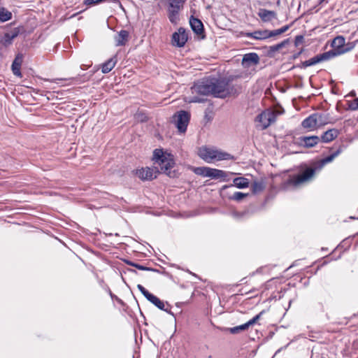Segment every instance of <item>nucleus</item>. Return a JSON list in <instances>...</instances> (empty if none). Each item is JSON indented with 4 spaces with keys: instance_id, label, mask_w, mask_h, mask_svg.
Returning a JSON list of instances; mask_svg holds the SVG:
<instances>
[{
    "instance_id": "f257e3e1",
    "label": "nucleus",
    "mask_w": 358,
    "mask_h": 358,
    "mask_svg": "<svg viewBox=\"0 0 358 358\" xmlns=\"http://www.w3.org/2000/svg\"><path fill=\"white\" fill-rule=\"evenodd\" d=\"M193 93L201 95H213L216 98L224 99L231 95L238 94L241 91L240 85L230 84V80L222 77L210 76L194 84Z\"/></svg>"
},
{
    "instance_id": "f03ea898",
    "label": "nucleus",
    "mask_w": 358,
    "mask_h": 358,
    "mask_svg": "<svg viewBox=\"0 0 358 358\" xmlns=\"http://www.w3.org/2000/svg\"><path fill=\"white\" fill-rule=\"evenodd\" d=\"M331 46L332 48L331 50L315 56V64L329 61L350 51L354 48L352 43H345V38L343 36L335 37L331 43Z\"/></svg>"
},
{
    "instance_id": "7ed1b4c3",
    "label": "nucleus",
    "mask_w": 358,
    "mask_h": 358,
    "mask_svg": "<svg viewBox=\"0 0 358 358\" xmlns=\"http://www.w3.org/2000/svg\"><path fill=\"white\" fill-rule=\"evenodd\" d=\"M152 160L155 164L159 166L161 172L171 176V169L175 164L173 155L164 152L162 149H155L153 152Z\"/></svg>"
},
{
    "instance_id": "20e7f679",
    "label": "nucleus",
    "mask_w": 358,
    "mask_h": 358,
    "mask_svg": "<svg viewBox=\"0 0 358 358\" xmlns=\"http://www.w3.org/2000/svg\"><path fill=\"white\" fill-rule=\"evenodd\" d=\"M313 176V166H309L303 171L290 175L287 180L283 182L285 189L296 188L306 182Z\"/></svg>"
},
{
    "instance_id": "39448f33",
    "label": "nucleus",
    "mask_w": 358,
    "mask_h": 358,
    "mask_svg": "<svg viewBox=\"0 0 358 358\" xmlns=\"http://www.w3.org/2000/svg\"><path fill=\"white\" fill-rule=\"evenodd\" d=\"M199 155L202 159L208 163H212L215 161L235 159V157L228 152L209 148H201Z\"/></svg>"
},
{
    "instance_id": "423d86ee",
    "label": "nucleus",
    "mask_w": 358,
    "mask_h": 358,
    "mask_svg": "<svg viewBox=\"0 0 358 358\" xmlns=\"http://www.w3.org/2000/svg\"><path fill=\"white\" fill-rule=\"evenodd\" d=\"M169 4L168 17L173 24L179 20V13L182 9L186 0H166Z\"/></svg>"
},
{
    "instance_id": "0eeeda50",
    "label": "nucleus",
    "mask_w": 358,
    "mask_h": 358,
    "mask_svg": "<svg viewBox=\"0 0 358 358\" xmlns=\"http://www.w3.org/2000/svg\"><path fill=\"white\" fill-rule=\"evenodd\" d=\"M190 114L186 110L178 111L172 116L171 122L180 133H185L189 122Z\"/></svg>"
},
{
    "instance_id": "6e6552de",
    "label": "nucleus",
    "mask_w": 358,
    "mask_h": 358,
    "mask_svg": "<svg viewBox=\"0 0 358 358\" xmlns=\"http://www.w3.org/2000/svg\"><path fill=\"white\" fill-rule=\"evenodd\" d=\"M276 120V114L273 111L268 110H264L256 117V122L259 123L262 129L268 127L272 123Z\"/></svg>"
},
{
    "instance_id": "1a4fd4ad",
    "label": "nucleus",
    "mask_w": 358,
    "mask_h": 358,
    "mask_svg": "<svg viewBox=\"0 0 358 358\" xmlns=\"http://www.w3.org/2000/svg\"><path fill=\"white\" fill-rule=\"evenodd\" d=\"M133 172L142 180H152L157 178L159 171L157 168H155L154 169L150 167H145L134 170Z\"/></svg>"
},
{
    "instance_id": "9d476101",
    "label": "nucleus",
    "mask_w": 358,
    "mask_h": 358,
    "mask_svg": "<svg viewBox=\"0 0 358 358\" xmlns=\"http://www.w3.org/2000/svg\"><path fill=\"white\" fill-rule=\"evenodd\" d=\"M188 39L185 29L180 27L177 31L172 34L171 43L173 46L184 47Z\"/></svg>"
},
{
    "instance_id": "9b49d317",
    "label": "nucleus",
    "mask_w": 358,
    "mask_h": 358,
    "mask_svg": "<svg viewBox=\"0 0 358 358\" xmlns=\"http://www.w3.org/2000/svg\"><path fill=\"white\" fill-rule=\"evenodd\" d=\"M296 133L293 137L292 143L298 147L308 148L313 147V136H303Z\"/></svg>"
},
{
    "instance_id": "f8f14e48",
    "label": "nucleus",
    "mask_w": 358,
    "mask_h": 358,
    "mask_svg": "<svg viewBox=\"0 0 358 358\" xmlns=\"http://www.w3.org/2000/svg\"><path fill=\"white\" fill-rule=\"evenodd\" d=\"M342 145H340L336 150L332 152L329 155L320 160L315 161V173L317 171H320L325 164L332 162L333 159L342 152Z\"/></svg>"
},
{
    "instance_id": "ddd939ff",
    "label": "nucleus",
    "mask_w": 358,
    "mask_h": 358,
    "mask_svg": "<svg viewBox=\"0 0 358 358\" xmlns=\"http://www.w3.org/2000/svg\"><path fill=\"white\" fill-rule=\"evenodd\" d=\"M339 134V131L336 129H331L324 132L320 137L315 136V145L319 142L329 143L336 138Z\"/></svg>"
},
{
    "instance_id": "4468645a",
    "label": "nucleus",
    "mask_w": 358,
    "mask_h": 358,
    "mask_svg": "<svg viewBox=\"0 0 358 358\" xmlns=\"http://www.w3.org/2000/svg\"><path fill=\"white\" fill-rule=\"evenodd\" d=\"M259 62V57L256 52H250L243 55L242 64L244 67L257 65Z\"/></svg>"
},
{
    "instance_id": "2eb2a0df",
    "label": "nucleus",
    "mask_w": 358,
    "mask_h": 358,
    "mask_svg": "<svg viewBox=\"0 0 358 358\" xmlns=\"http://www.w3.org/2000/svg\"><path fill=\"white\" fill-rule=\"evenodd\" d=\"M233 184L229 185H224L222 188V190L236 187L239 189L247 188L249 187V180L243 177H238L234 179Z\"/></svg>"
},
{
    "instance_id": "dca6fc26",
    "label": "nucleus",
    "mask_w": 358,
    "mask_h": 358,
    "mask_svg": "<svg viewBox=\"0 0 358 358\" xmlns=\"http://www.w3.org/2000/svg\"><path fill=\"white\" fill-rule=\"evenodd\" d=\"M148 301L157 306L159 309L173 315V313L171 311V306L168 303L165 304L163 301L160 300L155 295L153 294Z\"/></svg>"
},
{
    "instance_id": "f3484780",
    "label": "nucleus",
    "mask_w": 358,
    "mask_h": 358,
    "mask_svg": "<svg viewBox=\"0 0 358 358\" xmlns=\"http://www.w3.org/2000/svg\"><path fill=\"white\" fill-rule=\"evenodd\" d=\"M189 24L191 29L196 35L199 36L203 34V24L199 19L196 18L192 15L189 18Z\"/></svg>"
},
{
    "instance_id": "a211bd4d",
    "label": "nucleus",
    "mask_w": 358,
    "mask_h": 358,
    "mask_svg": "<svg viewBox=\"0 0 358 358\" xmlns=\"http://www.w3.org/2000/svg\"><path fill=\"white\" fill-rule=\"evenodd\" d=\"M229 173L224 171L210 168L208 177L212 179H222L223 181H228Z\"/></svg>"
},
{
    "instance_id": "6ab92c4d",
    "label": "nucleus",
    "mask_w": 358,
    "mask_h": 358,
    "mask_svg": "<svg viewBox=\"0 0 358 358\" xmlns=\"http://www.w3.org/2000/svg\"><path fill=\"white\" fill-rule=\"evenodd\" d=\"M258 16L264 22H271L273 19H275L277 17V14L273 10L261 8L258 12Z\"/></svg>"
},
{
    "instance_id": "aec40b11",
    "label": "nucleus",
    "mask_w": 358,
    "mask_h": 358,
    "mask_svg": "<svg viewBox=\"0 0 358 358\" xmlns=\"http://www.w3.org/2000/svg\"><path fill=\"white\" fill-rule=\"evenodd\" d=\"M129 33L128 31L122 29L115 36V41L116 46L124 45L129 39Z\"/></svg>"
},
{
    "instance_id": "412c9836",
    "label": "nucleus",
    "mask_w": 358,
    "mask_h": 358,
    "mask_svg": "<svg viewBox=\"0 0 358 358\" xmlns=\"http://www.w3.org/2000/svg\"><path fill=\"white\" fill-rule=\"evenodd\" d=\"M245 36L250 38L256 40H265L268 38V29L257 30L253 32H248Z\"/></svg>"
},
{
    "instance_id": "4be33fe9",
    "label": "nucleus",
    "mask_w": 358,
    "mask_h": 358,
    "mask_svg": "<svg viewBox=\"0 0 358 358\" xmlns=\"http://www.w3.org/2000/svg\"><path fill=\"white\" fill-rule=\"evenodd\" d=\"M117 62V55H114L107 61H106L101 66V71L103 73H109L115 66Z\"/></svg>"
},
{
    "instance_id": "5701e85b",
    "label": "nucleus",
    "mask_w": 358,
    "mask_h": 358,
    "mask_svg": "<svg viewBox=\"0 0 358 358\" xmlns=\"http://www.w3.org/2000/svg\"><path fill=\"white\" fill-rule=\"evenodd\" d=\"M17 34L18 33L16 31L6 33L2 38L3 45L6 46L10 45Z\"/></svg>"
},
{
    "instance_id": "b1692460",
    "label": "nucleus",
    "mask_w": 358,
    "mask_h": 358,
    "mask_svg": "<svg viewBox=\"0 0 358 358\" xmlns=\"http://www.w3.org/2000/svg\"><path fill=\"white\" fill-rule=\"evenodd\" d=\"M249 328L247 322L241 325H238L234 327L226 328L225 331L230 332L231 334H237L241 331H245Z\"/></svg>"
},
{
    "instance_id": "393cba45",
    "label": "nucleus",
    "mask_w": 358,
    "mask_h": 358,
    "mask_svg": "<svg viewBox=\"0 0 358 358\" xmlns=\"http://www.w3.org/2000/svg\"><path fill=\"white\" fill-rule=\"evenodd\" d=\"M265 188V183L263 180L254 181L252 185V192L253 194H258L262 192Z\"/></svg>"
},
{
    "instance_id": "a878e982",
    "label": "nucleus",
    "mask_w": 358,
    "mask_h": 358,
    "mask_svg": "<svg viewBox=\"0 0 358 358\" xmlns=\"http://www.w3.org/2000/svg\"><path fill=\"white\" fill-rule=\"evenodd\" d=\"M12 17V13L3 7H0V21L2 22L10 20Z\"/></svg>"
},
{
    "instance_id": "bb28decb",
    "label": "nucleus",
    "mask_w": 358,
    "mask_h": 358,
    "mask_svg": "<svg viewBox=\"0 0 358 358\" xmlns=\"http://www.w3.org/2000/svg\"><path fill=\"white\" fill-rule=\"evenodd\" d=\"M103 2L120 3V0H85L84 4L87 6H92Z\"/></svg>"
},
{
    "instance_id": "cd10ccee",
    "label": "nucleus",
    "mask_w": 358,
    "mask_h": 358,
    "mask_svg": "<svg viewBox=\"0 0 358 358\" xmlns=\"http://www.w3.org/2000/svg\"><path fill=\"white\" fill-rule=\"evenodd\" d=\"M248 195L249 194H245L241 192H235L233 194L229 195L228 199L236 201H241Z\"/></svg>"
},
{
    "instance_id": "c85d7f7f",
    "label": "nucleus",
    "mask_w": 358,
    "mask_h": 358,
    "mask_svg": "<svg viewBox=\"0 0 358 358\" xmlns=\"http://www.w3.org/2000/svg\"><path fill=\"white\" fill-rule=\"evenodd\" d=\"M289 43V39L287 38L284 40L283 41L275 44L274 45L270 46V52H275L280 50L281 48H284L286 45H287Z\"/></svg>"
},
{
    "instance_id": "c756f323",
    "label": "nucleus",
    "mask_w": 358,
    "mask_h": 358,
    "mask_svg": "<svg viewBox=\"0 0 358 358\" xmlns=\"http://www.w3.org/2000/svg\"><path fill=\"white\" fill-rule=\"evenodd\" d=\"M301 127L303 129H310L313 127V114L310 115L302 121Z\"/></svg>"
},
{
    "instance_id": "7c9ffc66",
    "label": "nucleus",
    "mask_w": 358,
    "mask_h": 358,
    "mask_svg": "<svg viewBox=\"0 0 358 358\" xmlns=\"http://www.w3.org/2000/svg\"><path fill=\"white\" fill-rule=\"evenodd\" d=\"M210 167H196L194 169V173L198 176H201L203 177H208V171Z\"/></svg>"
},
{
    "instance_id": "2f4dec72",
    "label": "nucleus",
    "mask_w": 358,
    "mask_h": 358,
    "mask_svg": "<svg viewBox=\"0 0 358 358\" xmlns=\"http://www.w3.org/2000/svg\"><path fill=\"white\" fill-rule=\"evenodd\" d=\"M351 240L350 238H345L344 239L337 247L335 250H341L343 249V252L347 250L350 245H351Z\"/></svg>"
},
{
    "instance_id": "473e14b6",
    "label": "nucleus",
    "mask_w": 358,
    "mask_h": 358,
    "mask_svg": "<svg viewBox=\"0 0 358 358\" xmlns=\"http://www.w3.org/2000/svg\"><path fill=\"white\" fill-rule=\"evenodd\" d=\"M264 313V310L261 311L259 314L253 317L252 319H250L249 321L247 322V324L248 327L254 325L260 320L262 317V315Z\"/></svg>"
},
{
    "instance_id": "72a5a7b5",
    "label": "nucleus",
    "mask_w": 358,
    "mask_h": 358,
    "mask_svg": "<svg viewBox=\"0 0 358 358\" xmlns=\"http://www.w3.org/2000/svg\"><path fill=\"white\" fill-rule=\"evenodd\" d=\"M137 288L148 300H149L150 297L153 295L152 294L150 293L143 285L140 284L137 285Z\"/></svg>"
},
{
    "instance_id": "f704fd0d",
    "label": "nucleus",
    "mask_w": 358,
    "mask_h": 358,
    "mask_svg": "<svg viewBox=\"0 0 358 358\" xmlns=\"http://www.w3.org/2000/svg\"><path fill=\"white\" fill-rule=\"evenodd\" d=\"M136 118L141 122H145L148 120V117L144 113L140 112L136 114Z\"/></svg>"
},
{
    "instance_id": "c9c22d12",
    "label": "nucleus",
    "mask_w": 358,
    "mask_h": 358,
    "mask_svg": "<svg viewBox=\"0 0 358 358\" xmlns=\"http://www.w3.org/2000/svg\"><path fill=\"white\" fill-rule=\"evenodd\" d=\"M21 65H15V64H12V71L15 76L21 78L22 73L20 71Z\"/></svg>"
},
{
    "instance_id": "e433bc0d",
    "label": "nucleus",
    "mask_w": 358,
    "mask_h": 358,
    "mask_svg": "<svg viewBox=\"0 0 358 358\" xmlns=\"http://www.w3.org/2000/svg\"><path fill=\"white\" fill-rule=\"evenodd\" d=\"M134 267L139 270H141V271H155V272L159 271L157 269L152 268L150 267H147V266L138 264H136V265H134Z\"/></svg>"
},
{
    "instance_id": "4c0bfd02",
    "label": "nucleus",
    "mask_w": 358,
    "mask_h": 358,
    "mask_svg": "<svg viewBox=\"0 0 358 358\" xmlns=\"http://www.w3.org/2000/svg\"><path fill=\"white\" fill-rule=\"evenodd\" d=\"M249 213L248 211H243V212H234L232 213L233 216L235 218L241 219L245 217L246 215H248Z\"/></svg>"
},
{
    "instance_id": "58836bf2",
    "label": "nucleus",
    "mask_w": 358,
    "mask_h": 358,
    "mask_svg": "<svg viewBox=\"0 0 358 358\" xmlns=\"http://www.w3.org/2000/svg\"><path fill=\"white\" fill-rule=\"evenodd\" d=\"M341 254H340V255H339L336 258L331 257V258L330 259V261H331V260H333V259L336 260V259H338L341 258ZM329 262V261H327V260H324V261H322V262H321V263L317 266V269H316V270H315V275L316 274L317 271V270H318L321 266H323L326 265Z\"/></svg>"
},
{
    "instance_id": "ea45409f",
    "label": "nucleus",
    "mask_w": 358,
    "mask_h": 358,
    "mask_svg": "<svg viewBox=\"0 0 358 358\" xmlns=\"http://www.w3.org/2000/svg\"><path fill=\"white\" fill-rule=\"evenodd\" d=\"M23 61V55L22 54H18L14 61L13 62V64H15V65H22Z\"/></svg>"
},
{
    "instance_id": "a19ab883",
    "label": "nucleus",
    "mask_w": 358,
    "mask_h": 358,
    "mask_svg": "<svg viewBox=\"0 0 358 358\" xmlns=\"http://www.w3.org/2000/svg\"><path fill=\"white\" fill-rule=\"evenodd\" d=\"M349 109L352 110H356L358 109V101L357 98L355 99L352 102H350L348 106Z\"/></svg>"
},
{
    "instance_id": "79ce46f5",
    "label": "nucleus",
    "mask_w": 358,
    "mask_h": 358,
    "mask_svg": "<svg viewBox=\"0 0 358 358\" xmlns=\"http://www.w3.org/2000/svg\"><path fill=\"white\" fill-rule=\"evenodd\" d=\"M278 35H280L278 29L275 30H268V38L271 37H275Z\"/></svg>"
},
{
    "instance_id": "37998d69",
    "label": "nucleus",
    "mask_w": 358,
    "mask_h": 358,
    "mask_svg": "<svg viewBox=\"0 0 358 358\" xmlns=\"http://www.w3.org/2000/svg\"><path fill=\"white\" fill-rule=\"evenodd\" d=\"M303 39H304L303 36H302V35L296 36L295 38V41H294L295 45L298 46V45L302 44L303 42Z\"/></svg>"
},
{
    "instance_id": "c03bdc74",
    "label": "nucleus",
    "mask_w": 358,
    "mask_h": 358,
    "mask_svg": "<svg viewBox=\"0 0 358 358\" xmlns=\"http://www.w3.org/2000/svg\"><path fill=\"white\" fill-rule=\"evenodd\" d=\"M290 27V25H285L283 27H282L281 28L278 29L280 34L285 33V31H287Z\"/></svg>"
},
{
    "instance_id": "a18cd8bd",
    "label": "nucleus",
    "mask_w": 358,
    "mask_h": 358,
    "mask_svg": "<svg viewBox=\"0 0 358 358\" xmlns=\"http://www.w3.org/2000/svg\"><path fill=\"white\" fill-rule=\"evenodd\" d=\"M305 66H310L313 65V57L310 58L308 60L303 62Z\"/></svg>"
},
{
    "instance_id": "49530a36",
    "label": "nucleus",
    "mask_w": 358,
    "mask_h": 358,
    "mask_svg": "<svg viewBox=\"0 0 358 358\" xmlns=\"http://www.w3.org/2000/svg\"><path fill=\"white\" fill-rule=\"evenodd\" d=\"M315 126L317 124L318 119L321 117L322 114L321 113H315Z\"/></svg>"
},
{
    "instance_id": "de8ad7c7",
    "label": "nucleus",
    "mask_w": 358,
    "mask_h": 358,
    "mask_svg": "<svg viewBox=\"0 0 358 358\" xmlns=\"http://www.w3.org/2000/svg\"><path fill=\"white\" fill-rule=\"evenodd\" d=\"M108 293L111 297L112 299H115L116 300V297H117L116 295H115L114 294H113V292H111V290L110 289H108Z\"/></svg>"
},
{
    "instance_id": "09e8293b",
    "label": "nucleus",
    "mask_w": 358,
    "mask_h": 358,
    "mask_svg": "<svg viewBox=\"0 0 358 358\" xmlns=\"http://www.w3.org/2000/svg\"><path fill=\"white\" fill-rule=\"evenodd\" d=\"M328 3V0H318V5L322 6Z\"/></svg>"
},
{
    "instance_id": "8fccbe9b",
    "label": "nucleus",
    "mask_w": 358,
    "mask_h": 358,
    "mask_svg": "<svg viewBox=\"0 0 358 358\" xmlns=\"http://www.w3.org/2000/svg\"><path fill=\"white\" fill-rule=\"evenodd\" d=\"M191 101L192 102H202L203 100L199 99H198L196 97H194Z\"/></svg>"
},
{
    "instance_id": "3c124183",
    "label": "nucleus",
    "mask_w": 358,
    "mask_h": 358,
    "mask_svg": "<svg viewBox=\"0 0 358 358\" xmlns=\"http://www.w3.org/2000/svg\"><path fill=\"white\" fill-rule=\"evenodd\" d=\"M126 263L128 265H130V266H134V265H136V263L132 262L131 261H127Z\"/></svg>"
},
{
    "instance_id": "603ef678",
    "label": "nucleus",
    "mask_w": 358,
    "mask_h": 358,
    "mask_svg": "<svg viewBox=\"0 0 358 358\" xmlns=\"http://www.w3.org/2000/svg\"><path fill=\"white\" fill-rule=\"evenodd\" d=\"M83 77H84V78H83V81H85V80H88L90 79V76L86 77L85 75H83Z\"/></svg>"
},
{
    "instance_id": "864d4df0",
    "label": "nucleus",
    "mask_w": 358,
    "mask_h": 358,
    "mask_svg": "<svg viewBox=\"0 0 358 358\" xmlns=\"http://www.w3.org/2000/svg\"><path fill=\"white\" fill-rule=\"evenodd\" d=\"M116 301H117L118 303H123L122 300V299H120V298H118V297H116Z\"/></svg>"
},
{
    "instance_id": "5fc2aeb1",
    "label": "nucleus",
    "mask_w": 358,
    "mask_h": 358,
    "mask_svg": "<svg viewBox=\"0 0 358 358\" xmlns=\"http://www.w3.org/2000/svg\"><path fill=\"white\" fill-rule=\"evenodd\" d=\"M310 85H311L312 87H313V81H312V76H311V77H310Z\"/></svg>"
},
{
    "instance_id": "6e6d98bb",
    "label": "nucleus",
    "mask_w": 358,
    "mask_h": 358,
    "mask_svg": "<svg viewBox=\"0 0 358 358\" xmlns=\"http://www.w3.org/2000/svg\"><path fill=\"white\" fill-rule=\"evenodd\" d=\"M313 349L311 350V357L313 356Z\"/></svg>"
},
{
    "instance_id": "4d7b16f0",
    "label": "nucleus",
    "mask_w": 358,
    "mask_h": 358,
    "mask_svg": "<svg viewBox=\"0 0 358 358\" xmlns=\"http://www.w3.org/2000/svg\"><path fill=\"white\" fill-rule=\"evenodd\" d=\"M310 334H311V332H310ZM308 336H309L310 338H312V337H313V336H312L311 334H309V335H308Z\"/></svg>"
},
{
    "instance_id": "13d9d810",
    "label": "nucleus",
    "mask_w": 358,
    "mask_h": 358,
    "mask_svg": "<svg viewBox=\"0 0 358 358\" xmlns=\"http://www.w3.org/2000/svg\"><path fill=\"white\" fill-rule=\"evenodd\" d=\"M357 101H358V98H357Z\"/></svg>"
}]
</instances>
